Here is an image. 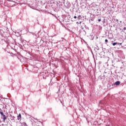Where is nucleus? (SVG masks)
<instances>
[{"mask_svg":"<svg viewBox=\"0 0 126 126\" xmlns=\"http://www.w3.org/2000/svg\"><path fill=\"white\" fill-rule=\"evenodd\" d=\"M23 125L24 126H27V124L26 123H25V122H24V123H23Z\"/></svg>","mask_w":126,"mask_h":126,"instance_id":"5","label":"nucleus"},{"mask_svg":"<svg viewBox=\"0 0 126 126\" xmlns=\"http://www.w3.org/2000/svg\"><path fill=\"white\" fill-rule=\"evenodd\" d=\"M118 45H122V43H118Z\"/></svg>","mask_w":126,"mask_h":126,"instance_id":"13","label":"nucleus"},{"mask_svg":"<svg viewBox=\"0 0 126 126\" xmlns=\"http://www.w3.org/2000/svg\"><path fill=\"white\" fill-rule=\"evenodd\" d=\"M32 34H33L32 32Z\"/></svg>","mask_w":126,"mask_h":126,"instance_id":"19","label":"nucleus"},{"mask_svg":"<svg viewBox=\"0 0 126 126\" xmlns=\"http://www.w3.org/2000/svg\"><path fill=\"white\" fill-rule=\"evenodd\" d=\"M17 120H18V121H19V120H21V114H19L18 116H17Z\"/></svg>","mask_w":126,"mask_h":126,"instance_id":"1","label":"nucleus"},{"mask_svg":"<svg viewBox=\"0 0 126 126\" xmlns=\"http://www.w3.org/2000/svg\"><path fill=\"white\" fill-rule=\"evenodd\" d=\"M74 18L75 19H76L77 18V17H76V16H74Z\"/></svg>","mask_w":126,"mask_h":126,"instance_id":"9","label":"nucleus"},{"mask_svg":"<svg viewBox=\"0 0 126 126\" xmlns=\"http://www.w3.org/2000/svg\"><path fill=\"white\" fill-rule=\"evenodd\" d=\"M77 24H78V22H77Z\"/></svg>","mask_w":126,"mask_h":126,"instance_id":"16","label":"nucleus"},{"mask_svg":"<svg viewBox=\"0 0 126 126\" xmlns=\"http://www.w3.org/2000/svg\"><path fill=\"white\" fill-rule=\"evenodd\" d=\"M80 24H81V22H80Z\"/></svg>","mask_w":126,"mask_h":126,"instance_id":"14","label":"nucleus"},{"mask_svg":"<svg viewBox=\"0 0 126 126\" xmlns=\"http://www.w3.org/2000/svg\"><path fill=\"white\" fill-rule=\"evenodd\" d=\"M32 34H33L32 32Z\"/></svg>","mask_w":126,"mask_h":126,"instance_id":"18","label":"nucleus"},{"mask_svg":"<svg viewBox=\"0 0 126 126\" xmlns=\"http://www.w3.org/2000/svg\"><path fill=\"white\" fill-rule=\"evenodd\" d=\"M1 123V121L0 120V123Z\"/></svg>","mask_w":126,"mask_h":126,"instance_id":"15","label":"nucleus"},{"mask_svg":"<svg viewBox=\"0 0 126 126\" xmlns=\"http://www.w3.org/2000/svg\"><path fill=\"white\" fill-rule=\"evenodd\" d=\"M98 22H100V21H101V19H99L98 20Z\"/></svg>","mask_w":126,"mask_h":126,"instance_id":"10","label":"nucleus"},{"mask_svg":"<svg viewBox=\"0 0 126 126\" xmlns=\"http://www.w3.org/2000/svg\"><path fill=\"white\" fill-rule=\"evenodd\" d=\"M0 115H2V114H3V112H2V110H1V108H0Z\"/></svg>","mask_w":126,"mask_h":126,"instance_id":"3","label":"nucleus"},{"mask_svg":"<svg viewBox=\"0 0 126 126\" xmlns=\"http://www.w3.org/2000/svg\"><path fill=\"white\" fill-rule=\"evenodd\" d=\"M124 30H126V27L124 28Z\"/></svg>","mask_w":126,"mask_h":126,"instance_id":"12","label":"nucleus"},{"mask_svg":"<svg viewBox=\"0 0 126 126\" xmlns=\"http://www.w3.org/2000/svg\"><path fill=\"white\" fill-rule=\"evenodd\" d=\"M32 34H33L32 32Z\"/></svg>","mask_w":126,"mask_h":126,"instance_id":"17","label":"nucleus"},{"mask_svg":"<svg viewBox=\"0 0 126 126\" xmlns=\"http://www.w3.org/2000/svg\"><path fill=\"white\" fill-rule=\"evenodd\" d=\"M117 44H118L117 42H114L113 43H112L113 46H116V45H117Z\"/></svg>","mask_w":126,"mask_h":126,"instance_id":"8","label":"nucleus"},{"mask_svg":"<svg viewBox=\"0 0 126 126\" xmlns=\"http://www.w3.org/2000/svg\"><path fill=\"white\" fill-rule=\"evenodd\" d=\"M105 42H108V39H105Z\"/></svg>","mask_w":126,"mask_h":126,"instance_id":"11","label":"nucleus"},{"mask_svg":"<svg viewBox=\"0 0 126 126\" xmlns=\"http://www.w3.org/2000/svg\"><path fill=\"white\" fill-rule=\"evenodd\" d=\"M77 18L78 20L81 19V16H80V15L78 16Z\"/></svg>","mask_w":126,"mask_h":126,"instance_id":"6","label":"nucleus"},{"mask_svg":"<svg viewBox=\"0 0 126 126\" xmlns=\"http://www.w3.org/2000/svg\"><path fill=\"white\" fill-rule=\"evenodd\" d=\"M6 119V117L3 118V122H5V120Z\"/></svg>","mask_w":126,"mask_h":126,"instance_id":"4","label":"nucleus"},{"mask_svg":"<svg viewBox=\"0 0 126 126\" xmlns=\"http://www.w3.org/2000/svg\"><path fill=\"white\" fill-rule=\"evenodd\" d=\"M1 116L3 117V118H5V117H6L5 116V115L3 114V113H2V114H1Z\"/></svg>","mask_w":126,"mask_h":126,"instance_id":"7","label":"nucleus"},{"mask_svg":"<svg viewBox=\"0 0 126 126\" xmlns=\"http://www.w3.org/2000/svg\"><path fill=\"white\" fill-rule=\"evenodd\" d=\"M121 82L120 81H117L116 83H115V84L116 85H120Z\"/></svg>","mask_w":126,"mask_h":126,"instance_id":"2","label":"nucleus"}]
</instances>
